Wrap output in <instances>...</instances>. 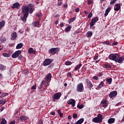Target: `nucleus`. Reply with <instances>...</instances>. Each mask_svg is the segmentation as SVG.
<instances>
[{"label":"nucleus","mask_w":124,"mask_h":124,"mask_svg":"<svg viewBox=\"0 0 124 124\" xmlns=\"http://www.w3.org/2000/svg\"><path fill=\"white\" fill-rule=\"evenodd\" d=\"M51 78H52V75L51 74H48L46 78V80L45 82H48L49 80H50Z\"/></svg>","instance_id":"16"},{"label":"nucleus","mask_w":124,"mask_h":124,"mask_svg":"<svg viewBox=\"0 0 124 124\" xmlns=\"http://www.w3.org/2000/svg\"><path fill=\"white\" fill-rule=\"evenodd\" d=\"M101 104L104 108H106L108 105V103H107V101L106 100H102L101 102Z\"/></svg>","instance_id":"11"},{"label":"nucleus","mask_w":124,"mask_h":124,"mask_svg":"<svg viewBox=\"0 0 124 124\" xmlns=\"http://www.w3.org/2000/svg\"><path fill=\"white\" fill-rule=\"evenodd\" d=\"M91 17H93V13H92V12H91L90 13H89V14L88 15V17L89 18V19H91Z\"/></svg>","instance_id":"45"},{"label":"nucleus","mask_w":124,"mask_h":124,"mask_svg":"<svg viewBox=\"0 0 124 124\" xmlns=\"http://www.w3.org/2000/svg\"><path fill=\"white\" fill-rule=\"evenodd\" d=\"M116 8H114L115 11H119L121 8V5L119 3L115 4Z\"/></svg>","instance_id":"18"},{"label":"nucleus","mask_w":124,"mask_h":124,"mask_svg":"<svg viewBox=\"0 0 124 124\" xmlns=\"http://www.w3.org/2000/svg\"><path fill=\"white\" fill-rule=\"evenodd\" d=\"M65 64L66 65H70L72 64V62H71L67 61L65 62Z\"/></svg>","instance_id":"41"},{"label":"nucleus","mask_w":124,"mask_h":124,"mask_svg":"<svg viewBox=\"0 0 124 124\" xmlns=\"http://www.w3.org/2000/svg\"><path fill=\"white\" fill-rule=\"evenodd\" d=\"M20 4L18 2H16L13 4V6H12V8L14 9V8H17V9H20Z\"/></svg>","instance_id":"12"},{"label":"nucleus","mask_w":124,"mask_h":124,"mask_svg":"<svg viewBox=\"0 0 124 124\" xmlns=\"http://www.w3.org/2000/svg\"><path fill=\"white\" fill-rule=\"evenodd\" d=\"M32 26L33 27H36V26H37V24L36 23V21H34V22L32 23Z\"/></svg>","instance_id":"50"},{"label":"nucleus","mask_w":124,"mask_h":124,"mask_svg":"<svg viewBox=\"0 0 124 124\" xmlns=\"http://www.w3.org/2000/svg\"><path fill=\"white\" fill-rule=\"evenodd\" d=\"M124 57H120V55L118 54V58H116L115 62H118L119 63H121V62H124Z\"/></svg>","instance_id":"10"},{"label":"nucleus","mask_w":124,"mask_h":124,"mask_svg":"<svg viewBox=\"0 0 124 124\" xmlns=\"http://www.w3.org/2000/svg\"><path fill=\"white\" fill-rule=\"evenodd\" d=\"M71 119H72V117H71V116L69 115L68 116V120H71Z\"/></svg>","instance_id":"61"},{"label":"nucleus","mask_w":124,"mask_h":124,"mask_svg":"<svg viewBox=\"0 0 124 124\" xmlns=\"http://www.w3.org/2000/svg\"><path fill=\"white\" fill-rule=\"evenodd\" d=\"M94 24H95V23L92 20L90 23V28H92V27H93V26H94Z\"/></svg>","instance_id":"35"},{"label":"nucleus","mask_w":124,"mask_h":124,"mask_svg":"<svg viewBox=\"0 0 124 124\" xmlns=\"http://www.w3.org/2000/svg\"><path fill=\"white\" fill-rule=\"evenodd\" d=\"M7 121L4 118H2V121L0 122V124H7Z\"/></svg>","instance_id":"29"},{"label":"nucleus","mask_w":124,"mask_h":124,"mask_svg":"<svg viewBox=\"0 0 124 124\" xmlns=\"http://www.w3.org/2000/svg\"><path fill=\"white\" fill-rule=\"evenodd\" d=\"M104 85V82H103V81H101L100 82V83L99 84L98 88L99 89H101V88H102V87H103Z\"/></svg>","instance_id":"30"},{"label":"nucleus","mask_w":124,"mask_h":124,"mask_svg":"<svg viewBox=\"0 0 124 124\" xmlns=\"http://www.w3.org/2000/svg\"><path fill=\"white\" fill-rule=\"evenodd\" d=\"M16 124V121L13 120L11 121L9 124Z\"/></svg>","instance_id":"53"},{"label":"nucleus","mask_w":124,"mask_h":124,"mask_svg":"<svg viewBox=\"0 0 124 124\" xmlns=\"http://www.w3.org/2000/svg\"><path fill=\"white\" fill-rule=\"evenodd\" d=\"M59 116L61 118H62L63 116V114L62 113H59Z\"/></svg>","instance_id":"57"},{"label":"nucleus","mask_w":124,"mask_h":124,"mask_svg":"<svg viewBox=\"0 0 124 124\" xmlns=\"http://www.w3.org/2000/svg\"><path fill=\"white\" fill-rule=\"evenodd\" d=\"M22 47H23V44L22 43H20V44H18L16 46V49H21V48H22Z\"/></svg>","instance_id":"27"},{"label":"nucleus","mask_w":124,"mask_h":124,"mask_svg":"<svg viewBox=\"0 0 124 124\" xmlns=\"http://www.w3.org/2000/svg\"><path fill=\"white\" fill-rule=\"evenodd\" d=\"M108 124H113L115 123V119L114 118H110L108 120Z\"/></svg>","instance_id":"21"},{"label":"nucleus","mask_w":124,"mask_h":124,"mask_svg":"<svg viewBox=\"0 0 124 124\" xmlns=\"http://www.w3.org/2000/svg\"><path fill=\"white\" fill-rule=\"evenodd\" d=\"M117 0H113L112 1H110V4H114L116 1H117Z\"/></svg>","instance_id":"49"},{"label":"nucleus","mask_w":124,"mask_h":124,"mask_svg":"<svg viewBox=\"0 0 124 124\" xmlns=\"http://www.w3.org/2000/svg\"><path fill=\"white\" fill-rule=\"evenodd\" d=\"M77 91L79 93H82V92L84 91V86H83V83H79L77 86Z\"/></svg>","instance_id":"5"},{"label":"nucleus","mask_w":124,"mask_h":124,"mask_svg":"<svg viewBox=\"0 0 124 124\" xmlns=\"http://www.w3.org/2000/svg\"><path fill=\"white\" fill-rule=\"evenodd\" d=\"M0 40L2 42H5V41H6V39L5 38H1Z\"/></svg>","instance_id":"48"},{"label":"nucleus","mask_w":124,"mask_h":124,"mask_svg":"<svg viewBox=\"0 0 124 124\" xmlns=\"http://www.w3.org/2000/svg\"><path fill=\"white\" fill-rule=\"evenodd\" d=\"M103 119V116L100 114H98L97 117H95L93 119V123H99L102 122Z\"/></svg>","instance_id":"1"},{"label":"nucleus","mask_w":124,"mask_h":124,"mask_svg":"<svg viewBox=\"0 0 124 124\" xmlns=\"http://www.w3.org/2000/svg\"><path fill=\"white\" fill-rule=\"evenodd\" d=\"M3 57H6L7 58H9L10 57V54L7 53H2Z\"/></svg>","instance_id":"36"},{"label":"nucleus","mask_w":124,"mask_h":124,"mask_svg":"<svg viewBox=\"0 0 124 124\" xmlns=\"http://www.w3.org/2000/svg\"><path fill=\"white\" fill-rule=\"evenodd\" d=\"M61 96H62V93H55L52 98H54L56 100H59L60 98H61Z\"/></svg>","instance_id":"8"},{"label":"nucleus","mask_w":124,"mask_h":124,"mask_svg":"<svg viewBox=\"0 0 124 124\" xmlns=\"http://www.w3.org/2000/svg\"><path fill=\"white\" fill-rule=\"evenodd\" d=\"M86 82L87 84V86L88 87V88H90L91 89H92V88L93 87V83H92L91 81H90L89 79H86Z\"/></svg>","instance_id":"13"},{"label":"nucleus","mask_w":124,"mask_h":124,"mask_svg":"<svg viewBox=\"0 0 124 124\" xmlns=\"http://www.w3.org/2000/svg\"><path fill=\"white\" fill-rule=\"evenodd\" d=\"M29 12L30 14H32V12H33V10L32 9V8H30Z\"/></svg>","instance_id":"42"},{"label":"nucleus","mask_w":124,"mask_h":124,"mask_svg":"<svg viewBox=\"0 0 124 124\" xmlns=\"http://www.w3.org/2000/svg\"><path fill=\"white\" fill-rule=\"evenodd\" d=\"M102 44H104V45H110V43L109 42L105 41L102 42Z\"/></svg>","instance_id":"39"},{"label":"nucleus","mask_w":124,"mask_h":124,"mask_svg":"<svg viewBox=\"0 0 124 124\" xmlns=\"http://www.w3.org/2000/svg\"><path fill=\"white\" fill-rule=\"evenodd\" d=\"M60 51V48H52L49 49L50 54H55Z\"/></svg>","instance_id":"6"},{"label":"nucleus","mask_w":124,"mask_h":124,"mask_svg":"<svg viewBox=\"0 0 124 124\" xmlns=\"http://www.w3.org/2000/svg\"><path fill=\"white\" fill-rule=\"evenodd\" d=\"M37 124H43V121H41V120H40V121L38 122Z\"/></svg>","instance_id":"55"},{"label":"nucleus","mask_w":124,"mask_h":124,"mask_svg":"<svg viewBox=\"0 0 124 124\" xmlns=\"http://www.w3.org/2000/svg\"><path fill=\"white\" fill-rule=\"evenodd\" d=\"M93 79H94V80H98V77L97 76H94L93 77Z\"/></svg>","instance_id":"52"},{"label":"nucleus","mask_w":124,"mask_h":124,"mask_svg":"<svg viewBox=\"0 0 124 124\" xmlns=\"http://www.w3.org/2000/svg\"><path fill=\"white\" fill-rule=\"evenodd\" d=\"M103 75L102 74V73H100V74H98V77H102Z\"/></svg>","instance_id":"62"},{"label":"nucleus","mask_w":124,"mask_h":124,"mask_svg":"<svg viewBox=\"0 0 124 124\" xmlns=\"http://www.w3.org/2000/svg\"><path fill=\"white\" fill-rule=\"evenodd\" d=\"M106 81H107L108 85H111V84H112V78H106Z\"/></svg>","instance_id":"22"},{"label":"nucleus","mask_w":124,"mask_h":124,"mask_svg":"<svg viewBox=\"0 0 124 124\" xmlns=\"http://www.w3.org/2000/svg\"><path fill=\"white\" fill-rule=\"evenodd\" d=\"M82 123H84V118L79 119L75 123V124H82Z\"/></svg>","instance_id":"20"},{"label":"nucleus","mask_w":124,"mask_h":124,"mask_svg":"<svg viewBox=\"0 0 124 124\" xmlns=\"http://www.w3.org/2000/svg\"><path fill=\"white\" fill-rule=\"evenodd\" d=\"M77 107L78 109H82L84 108V105H78Z\"/></svg>","instance_id":"37"},{"label":"nucleus","mask_w":124,"mask_h":124,"mask_svg":"<svg viewBox=\"0 0 124 124\" xmlns=\"http://www.w3.org/2000/svg\"><path fill=\"white\" fill-rule=\"evenodd\" d=\"M13 59H16V58H18V55L16 54H15V52L12 56Z\"/></svg>","instance_id":"40"},{"label":"nucleus","mask_w":124,"mask_h":124,"mask_svg":"<svg viewBox=\"0 0 124 124\" xmlns=\"http://www.w3.org/2000/svg\"><path fill=\"white\" fill-rule=\"evenodd\" d=\"M81 66H82V64H79L78 65H77L75 68V70L76 71L77 70H78V69H79Z\"/></svg>","instance_id":"28"},{"label":"nucleus","mask_w":124,"mask_h":124,"mask_svg":"<svg viewBox=\"0 0 124 124\" xmlns=\"http://www.w3.org/2000/svg\"><path fill=\"white\" fill-rule=\"evenodd\" d=\"M94 23H96V22L98 21V17L96 16L95 18L92 19Z\"/></svg>","instance_id":"32"},{"label":"nucleus","mask_w":124,"mask_h":124,"mask_svg":"<svg viewBox=\"0 0 124 124\" xmlns=\"http://www.w3.org/2000/svg\"><path fill=\"white\" fill-rule=\"evenodd\" d=\"M93 3V2L91 0H88V4L90 5V4H92Z\"/></svg>","instance_id":"56"},{"label":"nucleus","mask_w":124,"mask_h":124,"mask_svg":"<svg viewBox=\"0 0 124 124\" xmlns=\"http://www.w3.org/2000/svg\"><path fill=\"white\" fill-rule=\"evenodd\" d=\"M60 26L61 28H62V27L64 26V25H63V23H61Z\"/></svg>","instance_id":"63"},{"label":"nucleus","mask_w":124,"mask_h":124,"mask_svg":"<svg viewBox=\"0 0 124 124\" xmlns=\"http://www.w3.org/2000/svg\"><path fill=\"white\" fill-rule=\"evenodd\" d=\"M46 83L45 81L43 80L41 84L39 86L38 88L41 89H42V87H43V85Z\"/></svg>","instance_id":"31"},{"label":"nucleus","mask_w":124,"mask_h":124,"mask_svg":"<svg viewBox=\"0 0 124 124\" xmlns=\"http://www.w3.org/2000/svg\"><path fill=\"white\" fill-rule=\"evenodd\" d=\"M5 102H6V100L4 99L0 100V104H2L3 105L5 104Z\"/></svg>","instance_id":"33"},{"label":"nucleus","mask_w":124,"mask_h":124,"mask_svg":"<svg viewBox=\"0 0 124 124\" xmlns=\"http://www.w3.org/2000/svg\"><path fill=\"white\" fill-rule=\"evenodd\" d=\"M77 116H78V115H77V114L76 113H74L73 114V119H77Z\"/></svg>","instance_id":"46"},{"label":"nucleus","mask_w":124,"mask_h":124,"mask_svg":"<svg viewBox=\"0 0 124 124\" xmlns=\"http://www.w3.org/2000/svg\"><path fill=\"white\" fill-rule=\"evenodd\" d=\"M32 90H35L36 89V85H34L31 88Z\"/></svg>","instance_id":"59"},{"label":"nucleus","mask_w":124,"mask_h":124,"mask_svg":"<svg viewBox=\"0 0 124 124\" xmlns=\"http://www.w3.org/2000/svg\"><path fill=\"white\" fill-rule=\"evenodd\" d=\"M4 25H5V22L4 21V20H2L0 22V29H1L2 27H4Z\"/></svg>","instance_id":"25"},{"label":"nucleus","mask_w":124,"mask_h":124,"mask_svg":"<svg viewBox=\"0 0 124 124\" xmlns=\"http://www.w3.org/2000/svg\"><path fill=\"white\" fill-rule=\"evenodd\" d=\"M20 120L21 121H26V120H28V117H27L26 116H21L20 117Z\"/></svg>","instance_id":"26"},{"label":"nucleus","mask_w":124,"mask_h":124,"mask_svg":"<svg viewBox=\"0 0 124 124\" xmlns=\"http://www.w3.org/2000/svg\"><path fill=\"white\" fill-rule=\"evenodd\" d=\"M52 62H53V60L50 59H45L43 63V65L44 66H47V65H49Z\"/></svg>","instance_id":"4"},{"label":"nucleus","mask_w":124,"mask_h":124,"mask_svg":"<svg viewBox=\"0 0 124 124\" xmlns=\"http://www.w3.org/2000/svg\"><path fill=\"white\" fill-rule=\"evenodd\" d=\"M110 10H111L110 7H108L107 9L106 10L105 13L104 14L105 17H107V16H108V14L109 13V12H110Z\"/></svg>","instance_id":"15"},{"label":"nucleus","mask_w":124,"mask_h":124,"mask_svg":"<svg viewBox=\"0 0 124 124\" xmlns=\"http://www.w3.org/2000/svg\"><path fill=\"white\" fill-rule=\"evenodd\" d=\"M63 7H64L65 8H67V4H65L63 5Z\"/></svg>","instance_id":"64"},{"label":"nucleus","mask_w":124,"mask_h":124,"mask_svg":"<svg viewBox=\"0 0 124 124\" xmlns=\"http://www.w3.org/2000/svg\"><path fill=\"white\" fill-rule=\"evenodd\" d=\"M17 38V33L16 32H14L12 35L11 40H15Z\"/></svg>","instance_id":"17"},{"label":"nucleus","mask_w":124,"mask_h":124,"mask_svg":"<svg viewBox=\"0 0 124 124\" xmlns=\"http://www.w3.org/2000/svg\"><path fill=\"white\" fill-rule=\"evenodd\" d=\"M118 94V92L116 91H112L109 94V97L110 98H113L115 97V96H117V95Z\"/></svg>","instance_id":"7"},{"label":"nucleus","mask_w":124,"mask_h":124,"mask_svg":"<svg viewBox=\"0 0 124 124\" xmlns=\"http://www.w3.org/2000/svg\"><path fill=\"white\" fill-rule=\"evenodd\" d=\"M6 69V66H4V65L0 64V70H5Z\"/></svg>","instance_id":"24"},{"label":"nucleus","mask_w":124,"mask_h":124,"mask_svg":"<svg viewBox=\"0 0 124 124\" xmlns=\"http://www.w3.org/2000/svg\"><path fill=\"white\" fill-rule=\"evenodd\" d=\"M87 37H91L93 35V32L88 31L86 33Z\"/></svg>","instance_id":"23"},{"label":"nucleus","mask_w":124,"mask_h":124,"mask_svg":"<svg viewBox=\"0 0 124 124\" xmlns=\"http://www.w3.org/2000/svg\"><path fill=\"white\" fill-rule=\"evenodd\" d=\"M7 95H8V93H5L2 94V96L3 97H4V96H7Z\"/></svg>","instance_id":"47"},{"label":"nucleus","mask_w":124,"mask_h":124,"mask_svg":"<svg viewBox=\"0 0 124 124\" xmlns=\"http://www.w3.org/2000/svg\"><path fill=\"white\" fill-rule=\"evenodd\" d=\"M80 11V9L79 8H76L75 9V12H79Z\"/></svg>","instance_id":"54"},{"label":"nucleus","mask_w":124,"mask_h":124,"mask_svg":"<svg viewBox=\"0 0 124 124\" xmlns=\"http://www.w3.org/2000/svg\"><path fill=\"white\" fill-rule=\"evenodd\" d=\"M30 10V8L28 6H25L24 7H22V12L24 16H29V11Z\"/></svg>","instance_id":"2"},{"label":"nucleus","mask_w":124,"mask_h":124,"mask_svg":"<svg viewBox=\"0 0 124 124\" xmlns=\"http://www.w3.org/2000/svg\"><path fill=\"white\" fill-rule=\"evenodd\" d=\"M118 58L119 54H118L112 53L108 56L109 60H110L111 61H114V62H116L117 59Z\"/></svg>","instance_id":"3"},{"label":"nucleus","mask_w":124,"mask_h":124,"mask_svg":"<svg viewBox=\"0 0 124 124\" xmlns=\"http://www.w3.org/2000/svg\"><path fill=\"white\" fill-rule=\"evenodd\" d=\"M98 58V56H96L95 57H94L93 58V60L94 61H96V59Z\"/></svg>","instance_id":"60"},{"label":"nucleus","mask_w":124,"mask_h":124,"mask_svg":"<svg viewBox=\"0 0 124 124\" xmlns=\"http://www.w3.org/2000/svg\"><path fill=\"white\" fill-rule=\"evenodd\" d=\"M75 17H73L71 18L69 21H70L69 24H70V23H72V22H74V21H75Z\"/></svg>","instance_id":"43"},{"label":"nucleus","mask_w":124,"mask_h":124,"mask_svg":"<svg viewBox=\"0 0 124 124\" xmlns=\"http://www.w3.org/2000/svg\"><path fill=\"white\" fill-rule=\"evenodd\" d=\"M118 45V42H114L112 43V46H115L116 45Z\"/></svg>","instance_id":"51"},{"label":"nucleus","mask_w":124,"mask_h":124,"mask_svg":"<svg viewBox=\"0 0 124 124\" xmlns=\"http://www.w3.org/2000/svg\"><path fill=\"white\" fill-rule=\"evenodd\" d=\"M29 16H25V15H24L23 16L21 17V20H22L24 23H26L27 22V18H28Z\"/></svg>","instance_id":"19"},{"label":"nucleus","mask_w":124,"mask_h":124,"mask_svg":"<svg viewBox=\"0 0 124 124\" xmlns=\"http://www.w3.org/2000/svg\"><path fill=\"white\" fill-rule=\"evenodd\" d=\"M70 30H71V27L69 26V27H67L65 29V31H66V32L69 31Z\"/></svg>","instance_id":"38"},{"label":"nucleus","mask_w":124,"mask_h":124,"mask_svg":"<svg viewBox=\"0 0 124 124\" xmlns=\"http://www.w3.org/2000/svg\"><path fill=\"white\" fill-rule=\"evenodd\" d=\"M62 4V2L61 1L59 3H58V6H61Z\"/></svg>","instance_id":"58"},{"label":"nucleus","mask_w":124,"mask_h":124,"mask_svg":"<svg viewBox=\"0 0 124 124\" xmlns=\"http://www.w3.org/2000/svg\"><path fill=\"white\" fill-rule=\"evenodd\" d=\"M105 67L106 68H110L111 67V65L108 64H105Z\"/></svg>","instance_id":"44"},{"label":"nucleus","mask_w":124,"mask_h":124,"mask_svg":"<svg viewBox=\"0 0 124 124\" xmlns=\"http://www.w3.org/2000/svg\"><path fill=\"white\" fill-rule=\"evenodd\" d=\"M28 53L29 54H32L33 55H34L36 53V51L34 50L32 47H30L28 49Z\"/></svg>","instance_id":"14"},{"label":"nucleus","mask_w":124,"mask_h":124,"mask_svg":"<svg viewBox=\"0 0 124 124\" xmlns=\"http://www.w3.org/2000/svg\"><path fill=\"white\" fill-rule=\"evenodd\" d=\"M76 103L75 100L73 99H71L67 102L68 104L72 105V107H74L75 106Z\"/></svg>","instance_id":"9"},{"label":"nucleus","mask_w":124,"mask_h":124,"mask_svg":"<svg viewBox=\"0 0 124 124\" xmlns=\"http://www.w3.org/2000/svg\"><path fill=\"white\" fill-rule=\"evenodd\" d=\"M21 50H17L15 52V54H16V55H17V57H19V56L21 55Z\"/></svg>","instance_id":"34"}]
</instances>
